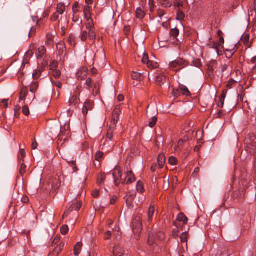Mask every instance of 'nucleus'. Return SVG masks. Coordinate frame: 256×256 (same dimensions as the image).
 Returning <instances> with one entry per match:
<instances>
[{
	"label": "nucleus",
	"instance_id": "1",
	"mask_svg": "<svg viewBox=\"0 0 256 256\" xmlns=\"http://www.w3.org/2000/svg\"><path fill=\"white\" fill-rule=\"evenodd\" d=\"M132 230L134 233L136 234V238L138 239L140 232L142 230V218L140 216H137L135 217L132 222Z\"/></svg>",
	"mask_w": 256,
	"mask_h": 256
},
{
	"label": "nucleus",
	"instance_id": "2",
	"mask_svg": "<svg viewBox=\"0 0 256 256\" xmlns=\"http://www.w3.org/2000/svg\"><path fill=\"white\" fill-rule=\"evenodd\" d=\"M112 140L114 141L115 142H117L115 138V136L113 135V129L110 128L106 134V138L104 142V149L108 148L109 147H112L114 143H110V141L112 142Z\"/></svg>",
	"mask_w": 256,
	"mask_h": 256
},
{
	"label": "nucleus",
	"instance_id": "3",
	"mask_svg": "<svg viewBox=\"0 0 256 256\" xmlns=\"http://www.w3.org/2000/svg\"><path fill=\"white\" fill-rule=\"evenodd\" d=\"M246 144L250 153L256 152V136L254 135L250 136L246 139Z\"/></svg>",
	"mask_w": 256,
	"mask_h": 256
},
{
	"label": "nucleus",
	"instance_id": "4",
	"mask_svg": "<svg viewBox=\"0 0 256 256\" xmlns=\"http://www.w3.org/2000/svg\"><path fill=\"white\" fill-rule=\"evenodd\" d=\"M186 62L182 58H178L169 64L170 68L176 71L179 70L186 66Z\"/></svg>",
	"mask_w": 256,
	"mask_h": 256
},
{
	"label": "nucleus",
	"instance_id": "5",
	"mask_svg": "<svg viewBox=\"0 0 256 256\" xmlns=\"http://www.w3.org/2000/svg\"><path fill=\"white\" fill-rule=\"evenodd\" d=\"M86 28L88 30V36L90 40L94 41L96 38V34L94 30V23L92 18L86 19Z\"/></svg>",
	"mask_w": 256,
	"mask_h": 256
},
{
	"label": "nucleus",
	"instance_id": "6",
	"mask_svg": "<svg viewBox=\"0 0 256 256\" xmlns=\"http://www.w3.org/2000/svg\"><path fill=\"white\" fill-rule=\"evenodd\" d=\"M94 106V102L92 100H88L84 102L82 108V113L84 115L87 114L88 110H92Z\"/></svg>",
	"mask_w": 256,
	"mask_h": 256
},
{
	"label": "nucleus",
	"instance_id": "7",
	"mask_svg": "<svg viewBox=\"0 0 256 256\" xmlns=\"http://www.w3.org/2000/svg\"><path fill=\"white\" fill-rule=\"evenodd\" d=\"M80 88L77 87V90L74 94H72V96L70 98L69 102L71 106H76L78 104V95L80 94Z\"/></svg>",
	"mask_w": 256,
	"mask_h": 256
},
{
	"label": "nucleus",
	"instance_id": "8",
	"mask_svg": "<svg viewBox=\"0 0 256 256\" xmlns=\"http://www.w3.org/2000/svg\"><path fill=\"white\" fill-rule=\"evenodd\" d=\"M136 181L134 174L132 170H129L126 173V179L122 182V184H132Z\"/></svg>",
	"mask_w": 256,
	"mask_h": 256
},
{
	"label": "nucleus",
	"instance_id": "9",
	"mask_svg": "<svg viewBox=\"0 0 256 256\" xmlns=\"http://www.w3.org/2000/svg\"><path fill=\"white\" fill-rule=\"evenodd\" d=\"M184 131L186 132H188V134L189 136H184V138L180 139L178 143V146H176V150H180V146H182L183 144V143L184 142L187 141L189 139V136L192 134L193 132H190L189 130L187 128H184Z\"/></svg>",
	"mask_w": 256,
	"mask_h": 256
},
{
	"label": "nucleus",
	"instance_id": "10",
	"mask_svg": "<svg viewBox=\"0 0 256 256\" xmlns=\"http://www.w3.org/2000/svg\"><path fill=\"white\" fill-rule=\"evenodd\" d=\"M112 176L114 178L116 186H118L120 182V180H122V172L119 170H116L114 172H113Z\"/></svg>",
	"mask_w": 256,
	"mask_h": 256
},
{
	"label": "nucleus",
	"instance_id": "11",
	"mask_svg": "<svg viewBox=\"0 0 256 256\" xmlns=\"http://www.w3.org/2000/svg\"><path fill=\"white\" fill-rule=\"evenodd\" d=\"M155 214V208L153 206H150L149 207L148 212V220L150 222L153 220Z\"/></svg>",
	"mask_w": 256,
	"mask_h": 256
},
{
	"label": "nucleus",
	"instance_id": "12",
	"mask_svg": "<svg viewBox=\"0 0 256 256\" xmlns=\"http://www.w3.org/2000/svg\"><path fill=\"white\" fill-rule=\"evenodd\" d=\"M87 75V70L86 68H82L80 70L76 73V77L80 80L84 79Z\"/></svg>",
	"mask_w": 256,
	"mask_h": 256
},
{
	"label": "nucleus",
	"instance_id": "13",
	"mask_svg": "<svg viewBox=\"0 0 256 256\" xmlns=\"http://www.w3.org/2000/svg\"><path fill=\"white\" fill-rule=\"evenodd\" d=\"M157 161L158 168L160 169L164 167L166 162V157L163 154H160L158 156Z\"/></svg>",
	"mask_w": 256,
	"mask_h": 256
},
{
	"label": "nucleus",
	"instance_id": "14",
	"mask_svg": "<svg viewBox=\"0 0 256 256\" xmlns=\"http://www.w3.org/2000/svg\"><path fill=\"white\" fill-rule=\"evenodd\" d=\"M227 92L228 90H223L222 92L220 97V102L218 104V106L220 108H222L224 106Z\"/></svg>",
	"mask_w": 256,
	"mask_h": 256
},
{
	"label": "nucleus",
	"instance_id": "15",
	"mask_svg": "<svg viewBox=\"0 0 256 256\" xmlns=\"http://www.w3.org/2000/svg\"><path fill=\"white\" fill-rule=\"evenodd\" d=\"M136 196V192H133L131 194L126 195V202L127 205L130 206L134 200V199Z\"/></svg>",
	"mask_w": 256,
	"mask_h": 256
},
{
	"label": "nucleus",
	"instance_id": "16",
	"mask_svg": "<svg viewBox=\"0 0 256 256\" xmlns=\"http://www.w3.org/2000/svg\"><path fill=\"white\" fill-rule=\"evenodd\" d=\"M123 252V249L118 245H116L114 247V256H122L121 254H122Z\"/></svg>",
	"mask_w": 256,
	"mask_h": 256
},
{
	"label": "nucleus",
	"instance_id": "17",
	"mask_svg": "<svg viewBox=\"0 0 256 256\" xmlns=\"http://www.w3.org/2000/svg\"><path fill=\"white\" fill-rule=\"evenodd\" d=\"M166 80V76L163 74H160L156 77V82L157 84L161 86L164 84Z\"/></svg>",
	"mask_w": 256,
	"mask_h": 256
},
{
	"label": "nucleus",
	"instance_id": "18",
	"mask_svg": "<svg viewBox=\"0 0 256 256\" xmlns=\"http://www.w3.org/2000/svg\"><path fill=\"white\" fill-rule=\"evenodd\" d=\"M156 239V232L154 231H152V232H150L149 236H148V244L149 245H152V244H154V243Z\"/></svg>",
	"mask_w": 256,
	"mask_h": 256
},
{
	"label": "nucleus",
	"instance_id": "19",
	"mask_svg": "<svg viewBox=\"0 0 256 256\" xmlns=\"http://www.w3.org/2000/svg\"><path fill=\"white\" fill-rule=\"evenodd\" d=\"M46 48L44 46H40L38 48V52H36V56L38 58H40L42 57V56L46 52Z\"/></svg>",
	"mask_w": 256,
	"mask_h": 256
},
{
	"label": "nucleus",
	"instance_id": "20",
	"mask_svg": "<svg viewBox=\"0 0 256 256\" xmlns=\"http://www.w3.org/2000/svg\"><path fill=\"white\" fill-rule=\"evenodd\" d=\"M82 244L81 242H78L74 246V254L76 256H78L81 252Z\"/></svg>",
	"mask_w": 256,
	"mask_h": 256
},
{
	"label": "nucleus",
	"instance_id": "21",
	"mask_svg": "<svg viewBox=\"0 0 256 256\" xmlns=\"http://www.w3.org/2000/svg\"><path fill=\"white\" fill-rule=\"evenodd\" d=\"M54 35L52 32H48L46 35V44L52 45L54 44Z\"/></svg>",
	"mask_w": 256,
	"mask_h": 256
},
{
	"label": "nucleus",
	"instance_id": "22",
	"mask_svg": "<svg viewBox=\"0 0 256 256\" xmlns=\"http://www.w3.org/2000/svg\"><path fill=\"white\" fill-rule=\"evenodd\" d=\"M90 9L91 8L89 6H86L84 8V16L86 19H88L92 18L91 17V13H90Z\"/></svg>",
	"mask_w": 256,
	"mask_h": 256
},
{
	"label": "nucleus",
	"instance_id": "23",
	"mask_svg": "<svg viewBox=\"0 0 256 256\" xmlns=\"http://www.w3.org/2000/svg\"><path fill=\"white\" fill-rule=\"evenodd\" d=\"M64 242H60L57 246L54 248V251L56 254H58L61 252V251L64 248Z\"/></svg>",
	"mask_w": 256,
	"mask_h": 256
},
{
	"label": "nucleus",
	"instance_id": "24",
	"mask_svg": "<svg viewBox=\"0 0 256 256\" xmlns=\"http://www.w3.org/2000/svg\"><path fill=\"white\" fill-rule=\"evenodd\" d=\"M71 206H72V207L74 208V210L76 211H78L82 207V202L77 200L74 201Z\"/></svg>",
	"mask_w": 256,
	"mask_h": 256
},
{
	"label": "nucleus",
	"instance_id": "25",
	"mask_svg": "<svg viewBox=\"0 0 256 256\" xmlns=\"http://www.w3.org/2000/svg\"><path fill=\"white\" fill-rule=\"evenodd\" d=\"M38 82H33L30 86V92L32 94H34L36 92V90L38 88Z\"/></svg>",
	"mask_w": 256,
	"mask_h": 256
},
{
	"label": "nucleus",
	"instance_id": "26",
	"mask_svg": "<svg viewBox=\"0 0 256 256\" xmlns=\"http://www.w3.org/2000/svg\"><path fill=\"white\" fill-rule=\"evenodd\" d=\"M42 70H43L42 68H40L38 70H34L32 74L33 78L34 80L38 79L40 77Z\"/></svg>",
	"mask_w": 256,
	"mask_h": 256
},
{
	"label": "nucleus",
	"instance_id": "27",
	"mask_svg": "<svg viewBox=\"0 0 256 256\" xmlns=\"http://www.w3.org/2000/svg\"><path fill=\"white\" fill-rule=\"evenodd\" d=\"M176 13H177L176 20L182 22L185 18L184 14L180 9H178L177 10Z\"/></svg>",
	"mask_w": 256,
	"mask_h": 256
},
{
	"label": "nucleus",
	"instance_id": "28",
	"mask_svg": "<svg viewBox=\"0 0 256 256\" xmlns=\"http://www.w3.org/2000/svg\"><path fill=\"white\" fill-rule=\"evenodd\" d=\"M177 219L179 222H182L184 224H186L188 222L186 216L182 213H180L178 215Z\"/></svg>",
	"mask_w": 256,
	"mask_h": 256
},
{
	"label": "nucleus",
	"instance_id": "29",
	"mask_svg": "<svg viewBox=\"0 0 256 256\" xmlns=\"http://www.w3.org/2000/svg\"><path fill=\"white\" fill-rule=\"evenodd\" d=\"M180 92H181L182 95H184L186 96L190 95V92L184 86H182L180 87Z\"/></svg>",
	"mask_w": 256,
	"mask_h": 256
},
{
	"label": "nucleus",
	"instance_id": "30",
	"mask_svg": "<svg viewBox=\"0 0 256 256\" xmlns=\"http://www.w3.org/2000/svg\"><path fill=\"white\" fill-rule=\"evenodd\" d=\"M68 41L69 44L72 46H74L76 44V38L72 34H70L68 38Z\"/></svg>",
	"mask_w": 256,
	"mask_h": 256
},
{
	"label": "nucleus",
	"instance_id": "31",
	"mask_svg": "<svg viewBox=\"0 0 256 256\" xmlns=\"http://www.w3.org/2000/svg\"><path fill=\"white\" fill-rule=\"evenodd\" d=\"M65 10V6L62 4H58L57 6L56 12L60 14H62Z\"/></svg>",
	"mask_w": 256,
	"mask_h": 256
},
{
	"label": "nucleus",
	"instance_id": "32",
	"mask_svg": "<svg viewBox=\"0 0 256 256\" xmlns=\"http://www.w3.org/2000/svg\"><path fill=\"white\" fill-rule=\"evenodd\" d=\"M142 76V74L140 73L133 72L132 74V78L133 80H134L140 81L141 80Z\"/></svg>",
	"mask_w": 256,
	"mask_h": 256
},
{
	"label": "nucleus",
	"instance_id": "33",
	"mask_svg": "<svg viewBox=\"0 0 256 256\" xmlns=\"http://www.w3.org/2000/svg\"><path fill=\"white\" fill-rule=\"evenodd\" d=\"M136 190L137 191L143 193L144 192V189L143 186V184L140 181H138L137 182L136 184Z\"/></svg>",
	"mask_w": 256,
	"mask_h": 256
},
{
	"label": "nucleus",
	"instance_id": "34",
	"mask_svg": "<svg viewBox=\"0 0 256 256\" xmlns=\"http://www.w3.org/2000/svg\"><path fill=\"white\" fill-rule=\"evenodd\" d=\"M179 30L176 28H172L170 31V35L174 37V38L177 37L179 34Z\"/></svg>",
	"mask_w": 256,
	"mask_h": 256
},
{
	"label": "nucleus",
	"instance_id": "35",
	"mask_svg": "<svg viewBox=\"0 0 256 256\" xmlns=\"http://www.w3.org/2000/svg\"><path fill=\"white\" fill-rule=\"evenodd\" d=\"M136 16L138 18L142 19L144 16V12L140 8H137Z\"/></svg>",
	"mask_w": 256,
	"mask_h": 256
},
{
	"label": "nucleus",
	"instance_id": "36",
	"mask_svg": "<svg viewBox=\"0 0 256 256\" xmlns=\"http://www.w3.org/2000/svg\"><path fill=\"white\" fill-rule=\"evenodd\" d=\"M147 66L150 69H154L158 68V64L156 62H154L150 60L147 64H146Z\"/></svg>",
	"mask_w": 256,
	"mask_h": 256
},
{
	"label": "nucleus",
	"instance_id": "37",
	"mask_svg": "<svg viewBox=\"0 0 256 256\" xmlns=\"http://www.w3.org/2000/svg\"><path fill=\"white\" fill-rule=\"evenodd\" d=\"M88 38H89L88 32L85 30L82 31L80 35L81 40L84 42L87 40Z\"/></svg>",
	"mask_w": 256,
	"mask_h": 256
},
{
	"label": "nucleus",
	"instance_id": "38",
	"mask_svg": "<svg viewBox=\"0 0 256 256\" xmlns=\"http://www.w3.org/2000/svg\"><path fill=\"white\" fill-rule=\"evenodd\" d=\"M26 155V152L24 149H20L19 152V158L20 159V162H24L23 158L25 157Z\"/></svg>",
	"mask_w": 256,
	"mask_h": 256
},
{
	"label": "nucleus",
	"instance_id": "39",
	"mask_svg": "<svg viewBox=\"0 0 256 256\" xmlns=\"http://www.w3.org/2000/svg\"><path fill=\"white\" fill-rule=\"evenodd\" d=\"M157 120L158 119L156 116L152 117L150 122H149L148 126L151 128L154 127L157 122Z\"/></svg>",
	"mask_w": 256,
	"mask_h": 256
},
{
	"label": "nucleus",
	"instance_id": "40",
	"mask_svg": "<svg viewBox=\"0 0 256 256\" xmlns=\"http://www.w3.org/2000/svg\"><path fill=\"white\" fill-rule=\"evenodd\" d=\"M162 5L164 8H168L172 6V3L169 0H162Z\"/></svg>",
	"mask_w": 256,
	"mask_h": 256
},
{
	"label": "nucleus",
	"instance_id": "41",
	"mask_svg": "<svg viewBox=\"0 0 256 256\" xmlns=\"http://www.w3.org/2000/svg\"><path fill=\"white\" fill-rule=\"evenodd\" d=\"M210 47L214 49L217 53H218L219 48L220 46V44L218 42H213L210 45Z\"/></svg>",
	"mask_w": 256,
	"mask_h": 256
},
{
	"label": "nucleus",
	"instance_id": "42",
	"mask_svg": "<svg viewBox=\"0 0 256 256\" xmlns=\"http://www.w3.org/2000/svg\"><path fill=\"white\" fill-rule=\"evenodd\" d=\"M119 114H120L119 108H116L114 110L113 112V114H112V118H113V120L114 122L115 120H116V118H118V116L119 115Z\"/></svg>",
	"mask_w": 256,
	"mask_h": 256
},
{
	"label": "nucleus",
	"instance_id": "43",
	"mask_svg": "<svg viewBox=\"0 0 256 256\" xmlns=\"http://www.w3.org/2000/svg\"><path fill=\"white\" fill-rule=\"evenodd\" d=\"M20 174L23 175L26 172V166L24 164V162H20Z\"/></svg>",
	"mask_w": 256,
	"mask_h": 256
},
{
	"label": "nucleus",
	"instance_id": "44",
	"mask_svg": "<svg viewBox=\"0 0 256 256\" xmlns=\"http://www.w3.org/2000/svg\"><path fill=\"white\" fill-rule=\"evenodd\" d=\"M74 210V208L72 207V206L70 205V207H68L66 210L64 212L62 218H65L67 217L68 214L70 213V212H72Z\"/></svg>",
	"mask_w": 256,
	"mask_h": 256
},
{
	"label": "nucleus",
	"instance_id": "45",
	"mask_svg": "<svg viewBox=\"0 0 256 256\" xmlns=\"http://www.w3.org/2000/svg\"><path fill=\"white\" fill-rule=\"evenodd\" d=\"M58 66V62L55 60H53L52 62H50V70L52 71L56 70Z\"/></svg>",
	"mask_w": 256,
	"mask_h": 256
},
{
	"label": "nucleus",
	"instance_id": "46",
	"mask_svg": "<svg viewBox=\"0 0 256 256\" xmlns=\"http://www.w3.org/2000/svg\"><path fill=\"white\" fill-rule=\"evenodd\" d=\"M106 178V176H104V174H100V175L98 176V180H97V182L98 184H101L103 182L104 180Z\"/></svg>",
	"mask_w": 256,
	"mask_h": 256
},
{
	"label": "nucleus",
	"instance_id": "47",
	"mask_svg": "<svg viewBox=\"0 0 256 256\" xmlns=\"http://www.w3.org/2000/svg\"><path fill=\"white\" fill-rule=\"evenodd\" d=\"M104 156V152L100 151H98L96 152L95 158L98 161H100Z\"/></svg>",
	"mask_w": 256,
	"mask_h": 256
},
{
	"label": "nucleus",
	"instance_id": "48",
	"mask_svg": "<svg viewBox=\"0 0 256 256\" xmlns=\"http://www.w3.org/2000/svg\"><path fill=\"white\" fill-rule=\"evenodd\" d=\"M187 232H185L182 233L180 236V240L182 242H185L187 241Z\"/></svg>",
	"mask_w": 256,
	"mask_h": 256
},
{
	"label": "nucleus",
	"instance_id": "49",
	"mask_svg": "<svg viewBox=\"0 0 256 256\" xmlns=\"http://www.w3.org/2000/svg\"><path fill=\"white\" fill-rule=\"evenodd\" d=\"M168 162L170 164L174 166L177 164V160L174 156H170L168 159Z\"/></svg>",
	"mask_w": 256,
	"mask_h": 256
},
{
	"label": "nucleus",
	"instance_id": "50",
	"mask_svg": "<svg viewBox=\"0 0 256 256\" xmlns=\"http://www.w3.org/2000/svg\"><path fill=\"white\" fill-rule=\"evenodd\" d=\"M156 238H158L160 240H162L164 237V234L161 231H160L157 233L156 232Z\"/></svg>",
	"mask_w": 256,
	"mask_h": 256
},
{
	"label": "nucleus",
	"instance_id": "51",
	"mask_svg": "<svg viewBox=\"0 0 256 256\" xmlns=\"http://www.w3.org/2000/svg\"><path fill=\"white\" fill-rule=\"evenodd\" d=\"M68 231V228L66 225H64L62 226L60 229L61 233L62 234H66Z\"/></svg>",
	"mask_w": 256,
	"mask_h": 256
},
{
	"label": "nucleus",
	"instance_id": "52",
	"mask_svg": "<svg viewBox=\"0 0 256 256\" xmlns=\"http://www.w3.org/2000/svg\"><path fill=\"white\" fill-rule=\"evenodd\" d=\"M66 160L68 162V163H71L72 164V170H73V172H76L78 169L76 167V166H74V161L73 160V158L72 159H70V158H66Z\"/></svg>",
	"mask_w": 256,
	"mask_h": 256
},
{
	"label": "nucleus",
	"instance_id": "53",
	"mask_svg": "<svg viewBox=\"0 0 256 256\" xmlns=\"http://www.w3.org/2000/svg\"><path fill=\"white\" fill-rule=\"evenodd\" d=\"M172 94L176 97H178L182 95L181 92H180V88L178 89H173Z\"/></svg>",
	"mask_w": 256,
	"mask_h": 256
},
{
	"label": "nucleus",
	"instance_id": "54",
	"mask_svg": "<svg viewBox=\"0 0 256 256\" xmlns=\"http://www.w3.org/2000/svg\"><path fill=\"white\" fill-rule=\"evenodd\" d=\"M150 61L148 55L146 54H144L143 58L142 60V62L144 64H146Z\"/></svg>",
	"mask_w": 256,
	"mask_h": 256
},
{
	"label": "nucleus",
	"instance_id": "55",
	"mask_svg": "<svg viewBox=\"0 0 256 256\" xmlns=\"http://www.w3.org/2000/svg\"><path fill=\"white\" fill-rule=\"evenodd\" d=\"M52 76L56 78H58L60 75V72L59 70H56L52 71Z\"/></svg>",
	"mask_w": 256,
	"mask_h": 256
},
{
	"label": "nucleus",
	"instance_id": "56",
	"mask_svg": "<svg viewBox=\"0 0 256 256\" xmlns=\"http://www.w3.org/2000/svg\"><path fill=\"white\" fill-rule=\"evenodd\" d=\"M239 0H234L232 4V7L233 9H236L239 5Z\"/></svg>",
	"mask_w": 256,
	"mask_h": 256
},
{
	"label": "nucleus",
	"instance_id": "57",
	"mask_svg": "<svg viewBox=\"0 0 256 256\" xmlns=\"http://www.w3.org/2000/svg\"><path fill=\"white\" fill-rule=\"evenodd\" d=\"M22 112L26 116H28L30 114L29 108L26 106H24L22 108Z\"/></svg>",
	"mask_w": 256,
	"mask_h": 256
},
{
	"label": "nucleus",
	"instance_id": "58",
	"mask_svg": "<svg viewBox=\"0 0 256 256\" xmlns=\"http://www.w3.org/2000/svg\"><path fill=\"white\" fill-rule=\"evenodd\" d=\"M78 2H74L72 6V11L74 14H76L78 12Z\"/></svg>",
	"mask_w": 256,
	"mask_h": 256
},
{
	"label": "nucleus",
	"instance_id": "59",
	"mask_svg": "<svg viewBox=\"0 0 256 256\" xmlns=\"http://www.w3.org/2000/svg\"><path fill=\"white\" fill-rule=\"evenodd\" d=\"M86 84L88 87V88H92V82L91 78H88L86 80Z\"/></svg>",
	"mask_w": 256,
	"mask_h": 256
},
{
	"label": "nucleus",
	"instance_id": "60",
	"mask_svg": "<svg viewBox=\"0 0 256 256\" xmlns=\"http://www.w3.org/2000/svg\"><path fill=\"white\" fill-rule=\"evenodd\" d=\"M59 18L58 14L57 12L54 13L50 17V20L54 22L56 21Z\"/></svg>",
	"mask_w": 256,
	"mask_h": 256
},
{
	"label": "nucleus",
	"instance_id": "61",
	"mask_svg": "<svg viewBox=\"0 0 256 256\" xmlns=\"http://www.w3.org/2000/svg\"><path fill=\"white\" fill-rule=\"evenodd\" d=\"M158 168V164L154 163L152 166L150 170L152 172H155Z\"/></svg>",
	"mask_w": 256,
	"mask_h": 256
},
{
	"label": "nucleus",
	"instance_id": "62",
	"mask_svg": "<svg viewBox=\"0 0 256 256\" xmlns=\"http://www.w3.org/2000/svg\"><path fill=\"white\" fill-rule=\"evenodd\" d=\"M92 194L94 198H98L100 194V192L98 190H95L92 192Z\"/></svg>",
	"mask_w": 256,
	"mask_h": 256
},
{
	"label": "nucleus",
	"instance_id": "63",
	"mask_svg": "<svg viewBox=\"0 0 256 256\" xmlns=\"http://www.w3.org/2000/svg\"><path fill=\"white\" fill-rule=\"evenodd\" d=\"M117 198H118L116 196H112L110 200V204L112 205L114 204L117 200Z\"/></svg>",
	"mask_w": 256,
	"mask_h": 256
},
{
	"label": "nucleus",
	"instance_id": "64",
	"mask_svg": "<svg viewBox=\"0 0 256 256\" xmlns=\"http://www.w3.org/2000/svg\"><path fill=\"white\" fill-rule=\"evenodd\" d=\"M166 14V12L163 10H158V15L159 17L162 19V17H163Z\"/></svg>",
	"mask_w": 256,
	"mask_h": 256
}]
</instances>
